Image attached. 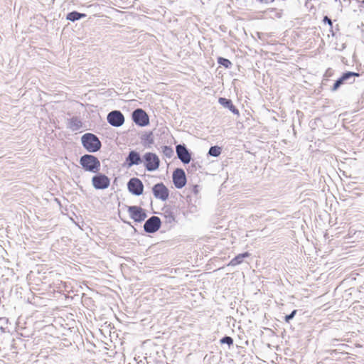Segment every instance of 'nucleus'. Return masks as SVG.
<instances>
[{"instance_id": "obj_13", "label": "nucleus", "mask_w": 364, "mask_h": 364, "mask_svg": "<svg viewBox=\"0 0 364 364\" xmlns=\"http://www.w3.org/2000/svg\"><path fill=\"white\" fill-rule=\"evenodd\" d=\"M359 75V73L353 72H347L346 73H343V75L338 80L336 81L333 86L332 90L336 91L340 87V85L344 82V81L348 80L350 77H358Z\"/></svg>"}, {"instance_id": "obj_9", "label": "nucleus", "mask_w": 364, "mask_h": 364, "mask_svg": "<svg viewBox=\"0 0 364 364\" xmlns=\"http://www.w3.org/2000/svg\"><path fill=\"white\" fill-rule=\"evenodd\" d=\"M107 121L113 127H120L124 122V117L119 111H112L108 114Z\"/></svg>"}, {"instance_id": "obj_4", "label": "nucleus", "mask_w": 364, "mask_h": 364, "mask_svg": "<svg viewBox=\"0 0 364 364\" xmlns=\"http://www.w3.org/2000/svg\"><path fill=\"white\" fill-rule=\"evenodd\" d=\"M144 166L148 171H155L159 166L160 160L157 155L154 153H146L144 156Z\"/></svg>"}, {"instance_id": "obj_15", "label": "nucleus", "mask_w": 364, "mask_h": 364, "mask_svg": "<svg viewBox=\"0 0 364 364\" xmlns=\"http://www.w3.org/2000/svg\"><path fill=\"white\" fill-rule=\"evenodd\" d=\"M127 161L129 166H131L134 164H139L141 161V158L138 153L132 151L127 159Z\"/></svg>"}, {"instance_id": "obj_20", "label": "nucleus", "mask_w": 364, "mask_h": 364, "mask_svg": "<svg viewBox=\"0 0 364 364\" xmlns=\"http://www.w3.org/2000/svg\"><path fill=\"white\" fill-rule=\"evenodd\" d=\"M221 343H227L229 346L233 344V339L230 336H225L220 340Z\"/></svg>"}, {"instance_id": "obj_11", "label": "nucleus", "mask_w": 364, "mask_h": 364, "mask_svg": "<svg viewBox=\"0 0 364 364\" xmlns=\"http://www.w3.org/2000/svg\"><path fill=\"white\" fill-rule=\"evenodd\" d=\"M153 193L156 198L162 200H166L168 197V190L162 183L153 187Z\"/></svg>"}, {"instance_id": "obj_1", "label": "nucleus", "mask_w": 364, "mask_h": 364, "mask_svg": "<svg viewBox=\"0 0 364 364\" xmlns=\"http://www.w3.org/2000/svg\"><path fill=\"white\" fill-rule=\"evenodd\" d=\"M80 164L85 171L92 173H98L101 167L100 160L90 154H85L81 156Z\"/></svg>"}, {"instance_id": "obj_21", "label": "nucleus", "mask_w": 364, "mask_h": 364, "mask_svg": "<svg viewBox=\"0 0 364 364\" xmlns=\"http://www.w3.org/2000/svg\"><path fill=\"white\" fill-rule=\"evenodd\" d=\"M296 310H294L289 315H287L284 318L285 322L289 323V321L294 318L296 314Z\"/></svg>"}, {"instance_id": "obj_3", "label": "nucleus", "mask_w": 364, "mask_h": 364, "mask_svg": "<svg viewBox=\"0 0 364 364\" xmlns=\"http://www.w3.org/2000/svg\"><path fill=\"white\" fill-rule=\"evenodd\" d=\"M92 184L95 189H106L109 186L110 179L106 175L98 173L92 178Z\"/></svg>"}, {"instance_id": "obj_16", "label": "nucleus", "mask_w": 364, "mask_h": 364, "mask_svg": "<svg viewBox=\"0 0 364 364\" xmlns=\"http://www.w3.org/2000/svg\"><path fill=\"white\" fill-rule=\"evenodd\" d=\"M250 254L249 252H245L242 254H239L236 257H235L231 261L229 262V266H236L241 264L243 262L244 258L250 257Z\"/></svg>"}, {"instance_id": "obj_23", "label": "nucleus", "mask_w": 364, "mask_h": 364, "mask_svg": "<svg viewBox=\"0 0 364 364\" xmlns=\"http://www.w3.org/2000/svg\"><path fill=\"white\" fill-rule=\"evenodd\" d=\"M168 217H169V222L172 221V220H175V217L174 215L170 212L168 213Z\"/></svg>"}, {"instance_id": "obj_7", "label": "nucleus", "mask_w": 364, "mask_h": 364, "mask_svg": "<svg viewBox=\"0 0 364 364\" xmlns=\"http://www.w3.org/2000/svg\"><path fill=\"white\" fill-rule=\"evenodd\" d=\"M127 188L130 193L136 196H140L143 193L144 185L138 178H132L127 183Z\"/></svg>"}, {"instance_id": "obj_5", "label": "nucleus", "mask_w": 364, "mask_h": 364, "mask_svg": "<svg viewBox=\"0 0 364 364\" xmlns=\"http://www.w3.org/2000/svg\"><path fill=\"white\" fill-rule=\"evenodd\" d=\"M128 213L129 214L130 218L136 223L141 222L145 220L146 218V214L145 210L136 205L128 206L127 208Z\"/></svg>"}, {"instance_id": "obj_12", "label": "nucleus", "mask_w": 364, "mask_h": 364, "mask_svg": "<svg viewBox=\"0 0 364 364\" xmlns=\"http://www.w3.org/2000/svg\"><path fill=\"white\" fill-rule=\"evenodd\" d=\"M176 154L180 160L184 164H188L191 161V154L183 145L176 146Z\"/></svg>"}, {"instance_id": "obj_18", "label": "nucleus", "mask_w": 364, "mask_h": 364, "mask_svg": "<svg viewBox=\"0 0 364 364\" xmlns=\"http://www.w3.org/2000/svg\"><path fill=\"white\" fill-rule=\"evenodd\" d=\"M208 153L213 156H218L221 153V149L219 146H212Z\"/></svg>"}, {"instance_id": "obj_22", "label": "nucleus", "mask_w": 364, "mask_h": 364, "mask_svg": "<svg viewBox=\"0 0 364 364\" xmlns=\"http://www.w3.org/2000/svg\"><path fill=\"white\" fill-rule=\"evenodd\" d=\"M323 22H324V23H327L330 26H332V21H331V20L329 18H328L327 16H325V17L323 18Z\"/></svg>"}, {"instance_id": "obj_19", "label": "nucleus", "mask_w": 364, "mask_h": 364, "mask_svg": "<svg viewBox=\"0 0 364 364\" xmlns=\"http://www.w3.org/2000/svg\"><path fill=\"white\" fill-rule=\"evenodd\" d=\"M218 63L226 68H228L231 65V62L228 59L222 57L218 58Z\"/></svg>"}, {"instance_id": "obj_6", "label": "nucleus", "mask_w": 364, "mask_h": 364, "mask_svg": "<svg viewBox=\"0 0 364 364\" xmlns=\"http://www.w3.org/2000/svg\"><path fill=\"white\" fill-rule=\"evenodd\" d=\"M133 121L140 127H145L149 124L148 114L142 109H136L132 113Z\"/></svg>"}, {"instance_id": "obj_2", "label": "nucleus", "mask_w": 364, "mask_h": 364, "mask_svg": "<svg viewBox=\"0 0 364 364\" xmlns=\"http://www.w3.org/2000/svg\"><path fill=\"white\" fill-rule=\"evenodd\" d=\"M83 147L89 152H96L101 148V141L92 133H86L81 137Z\"/></svg>"}, {"instance_id": "obj_8", "label": "nucleus", "mask_w": 364, "mask_h": 364, "mask_svg": "<svg viewBox=\"0 0 364 364\" xmlns=\"http://www.w3.org/2000/svg\"><path fill=\"white\" fill-rule=\"evenodd\" d=\"M161 223V220L159 217L152 216L144 223V230L149 233L155 232L160 228Z\"/></svg>"}, {"instance_id": "obj_17", "label": "nucleus", "mask_w": 364, "mask_h": 364, "mask_svg": "<svg viewBox=\"0 0 364 364\" xmlns=\"http://www.w3.org/2000/svg\"><path fill=\"white\" fill-rule=\"evenodd\" d=\"M85 16V14H80L77 11H73L67 15V19L71 21H75Z\"/></svg>"}, {"instance_id": "obj_10", "label": "nucleus", "mask_w": 364, "mask_h": 364, "mask_svg": "<svg viewBox=\"0 0 364 364\" xmlns=\"http://www.w3.org/2000/svg\"><path fill=\"white\" fill-rule=\"evenodd\" d=\"M173 181L176 188H183L186 183V178L184 171L181 168H177L175 170L173 173Z\"/></svg>"}, {"instance_id": "obj_14", "label": "nucleus", "mask_w": 364, "mask_h": 364, "mask_svg": "<svg viewBox=\"0 0 364 364\" xmlns=\"http://www.w3.org/2000/svg\"><path fill=\"white\" fill-rule=\"evenodd\" d=\"M218 102L221 105H223L224 107H227L235 114H237V115L240 114L239 110L232 104V102L230 100H228V99H226L224 97H220L218 100Z\"/></svg>"}]
</instances>
